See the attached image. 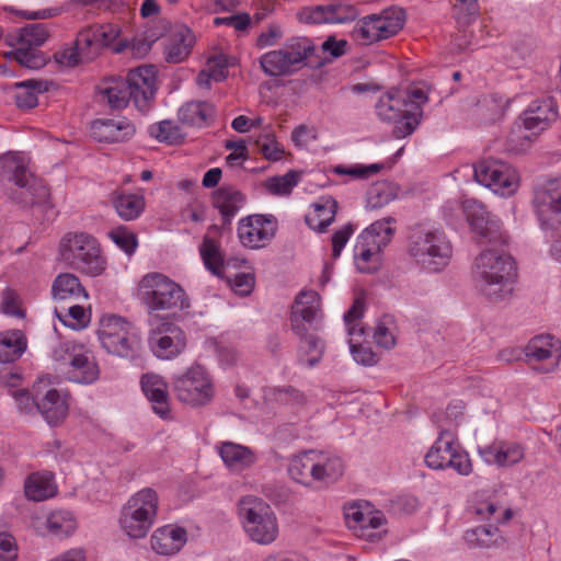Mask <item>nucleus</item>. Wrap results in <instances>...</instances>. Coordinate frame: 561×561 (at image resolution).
<instances>
[{"instance_id": "5fc2aeb1", "label": "nucleus", "mask_w": 561, "mask_h": 561, "mask_svg": "<svg viewBox=\"0 0 561 561\" xmlns=\"http://www.w3.org/2000/svg\"><path fill=\"white\" fill-rule=\"evenodd\" d=\"M14 99L19 108H33L35 106V79L14 83Z\"/></svg>"}, {"instance_id": "864d4df0", "label": "nucleus", "mask_w": 561, "mask_h": 561, "mask_svg": "<svg viewBox=\"0 0 561 561\" xmlns=\"http://www.w3.org/2000/svg\"><path fill=\"white\" fill-rule=\"evenodd\" d=\"M300 172L290 170L284 175L273 176L266 181V188L274 195H286L299 182Z\"/></svg>"}, {"instance_id": "20e7f679", "label": "nucleus", "mask_w": 561, "mask_h": 561, "mask_svg": "<svg viewBox=\"0 0 561 561\" xmlns=\"http://www.w3.org/2000/svg\"><path fill=\"white\" fill-rule=\"evenodd\" d=\"M407 252L422 268L436 273L449 264L453 247L444 231L416 224L409 229Z\"/></svg>"}, {"instance_id": "9d476101", "label": "nucleus", "mask_w": 561, "mask_h": 561, "mask_svg": "<svg viewBox=\"0 0 561 561\" xmlns=\"http://www.w3.org/2000/svg\"><path fill=\"white\" fill-rule=\"evenodd\" d=\"M158 494L151 488L135 493L122 507L121 529L131 539L147 536L158 512Z\"/></svg>"}, {"instance_id": "dca6fc26", "label": "nucleus", "mask_w": 561, "mask_h": 561, "mask_svg": "<svg viewBox=\"0 0 561 561\" xmlns=\"http://www.w3.org/2000/svg\"><path fill=\"white\" fill-rule=\"evenodd\" d=\"M173 390L181 402L192 407L209 403L214 397V388L202 366H193L186 373L175 376Z\"/></svg>"}, {"instance_id": "69168bd1", "label": "nucleus", "mask_w": 561, "mask_h": 561, "mask_svg": "<svg viewBox=\"0 0 561 561\" xmlns=\"http://www.w3.org/2000/svg\"><path fill=\"white\" fill-rule=\"evenodd\" d=\"M499 511L500 506L492 502L482 503L476 507L477 515L485 519H493L499 524L508 522L513 516V511L511 508H504L501 514H499Z\"/></svg>"}, {"instance_id": "79ce46f5", "label": "nucleus", "mask_w": 561, "mask_h": 561, "mask_svg": "<svg viewBox=\"0 0 561 561\" xmlns=\"http://www.w3.org/2000/svg\"><path fill=\"white\" fill-rule=\"evenodd\" d=\"M556 340L552 335H537L526 345L524 353L529 362H542L552 357Z\"/></svg>"}, {"instance_id": "9b49d317", "label": "nucleus", "mask_w": 561, "mask_h": 561, "mask_svg": "<svg viewBox=\"0 0 561 561\" xmlns=\"http://www.w3.org/2000/svg\"><path fill=\"white\" fill-rule=\"evenodd\" d=\"M239 515L245 534L260 545H270L278 536V523L271 506L262 499L248 495L239 502Z\"/></svg>"}, {"instance_id": "09e8293b", "label": "nucleus", "mask_w": 561, "mask_h": 561, "mask_svg": "<svg viewBox=\"0 0 561 561\" xmlns=\"http://www.w3.org/2000/svg\"><path fill=\"white\" fill-rule=\"evenodd\" d=\"M534 48L535 43L531 38L517 39L505 55L507 65L512 68L522 67L531 57Z\"/></svg>"}, {"instance_id": "7c9ffc66", "label": "nucleus", "mask_w": 561, "mask_h": 561, "mask_svg": "<svg viewBox=\"0 0 561 561\" xmlns=\"http://www.w3.org/2000/svg\"><path fill=\"white\" fill-rule=\"evenodd\" d=\"M195 37L192 31L180 25L169 36V43L164 48L165 59L169 62L178 64L183 61L191 53Z\"/></svg>"}, {"instance_id": "1a4fd4ad", "label": "nucleus", "mask_w": 561, "mask_h": 561, "mask_svg": "<svg viewBox=\"0 0 561 561\" xmlns=\"http://www.w3.org/2000/svg\"><path fill=\"white\" fill-rule=\"evenodd\" d=\"M118 35L119 28L114 24L90 25L77 34L72 47L54 54L55 64L76 67L90 62L103 48L110 47Z\"/></svg>"}, {"instance_id": "de8ad7c7", "label": "nucleus", "mask_w": 561, "mask_h": 561, "mask_svg": "<svg viewBox=\"0 0 561 561\" xmlns=\"http://www.w3.org/2000/svg\"><path fill=\"white\" fill-rule=\"evenodd\" d=\"M392 222H394V219L392 217H387L381 220H377L373 222L360 234L365 240H373L376 243L387 247L394 232V229L391 227Z\"/></svg>"}, {"instance_id": "bb28decb", "label": "nucleus", "mask_w": 561, "mask_h": 561, "mask_svg": "<svg viewBox=\"0 0 561 561\" xmlns=\"http://www.w3.org/2000/svg\"><path fill=\"white\" fill-rule=\"evenodd\" d=\"M68 394L57 389H49L44 394L42 402H37V412L49 426H59L68 415Z\"/></svg>"}, {"instance_id": "a18cd8bd", "label": "nucleus", "mask_w": 561, "mask_h": 561, "mask_svg": "<svg viewBox=\"0 0 561 561\" xmlns=\"http://www.w3.org/2000/svg\"><path fill=\"white\" fill-rule=\"evenodd\" d=\"M59 211L50 199V190L37 179V221L41 225H50L58 217Z\"/></svg>"}, {"instance_id": "2f4dec72", "label": "nucleus", "mask_w": 561, "mask_h": 561, "mask_svg": "<svg viewBox=\"0 0 561 561\" xmlns=\"http://www.w3.org/2000/svg\"><path fill=\"white\" fill-rule=\"evenodd\" d=\"M312 211L305 216V221L309 228L318 232H323L334 220L337 203L332 197H321L311 205Z\"/></svg>"}, {"instance_id": "b1692460", "label": "nucleus", "mask_w": 561, "mask_h": 561, "mask_svg": "<svg viewBox=\"0 0 561 561\" xmlns=\"http://www.w3.org/2000/svg\"><path fill=\"white\" fill-rule=\"evenodd\" d=\"M141 389L151 402L152 409L163 420L171 419V409L167 382L156 374H145L140 380Z\"/></svg>"}, {"instance_id": "c9c22d12", "label": "nucleus", "mask_w": 561, "mask_h": 561, "mask_svg": "<svg viewBox=\"0 0 561 561\" xmlns=\"http://www.w3.org/2000/svg\"><path fill=\"white\" fill-rule=\"evenodd\" d=\"M215 114L214 105L206 101L186 102L179 110V119L187 125L205 126Z\"/></svg>"}, {"instance_id": "f257e3e1", "label": "nucleus", "mask_w": 561, "mask_h": 561, "mask_svg": "<svg viewBox=\"0 0 561 561\" xmlns=\"http://www.w3.org/2000/svg\"><path fill=\"white\" fill-rule=\"evenodd\" d=\"M428 96L420 88L407 92L390 91L381 95L375 105L380 121L393 124V136L398 139L411 135L423 117L422 106Z\"/></svg>"}, {"instance_id": "6e6d98bb", "label": "nucleus", "mask_w": 561, "mask_h": 561, "mask_svg": "<svg viewBox=\"0 0 561 561\" xmlns=\"http://www.w3.org/2000/svg\"><path fill=\"white\" fill-rule=\"evenodd\" d=\"M149 133L159 141L168 144H178L183 138L180 127L171 121H162L158 124L151 125Z\"/></svg>"}, {"instance_id": "72a5a7b5", "label": "nucleus", "mask_w": 561, "mask_h": 561, "mask_svg": "<svg viewBox=\"0 0 561 561\" xmlns=\"http://www.w3.org/2000/svg\"><path fill=\"white\" fill-rule=\"evenodd\" d=\"M385 247L374 242L373 240H365L359 234L354 248V257L357 270L362 273H373L377 271L380 260V252Z\"/></svg>"}, {"instance_id": "49530a36", "label": "nucleus", "mask_w": 561, "mask_h": 561, "mask_svg": "<svg viewBox=\"0 0 561 561\" xmlns=\"http://www.w3.org/2000/svg\"><path fill=\"white\" fill-rule=\"evenodd\" d=\"M397 196V187L390 182H377L367 192V206L377 209L386 206Z\"/></svg>"}, {"instance_id": "ea45409f", "label": "nucleus", "mask_w": 561, "mask_h": 561, "mask_svg": "<svg viewBox=\"0 0 561 561\" xmlns=\"http://www.w3.org/2000/svg\"><path fill=\"white\" fill-rule=\"evenodd\" d=\"M54 299L64 300L69 297H88L85 289L82 287L79 278L71 273H62L58 275L51 286Z\"/></svg>"}, {"instance_id": "c756f323", "label": "nucleus", "mask_w": 561, "mask_h": 561, "mask_svg": "<svg viewBox=\"0 0 561 561\" xmlns=\"http://www.w3.org/2000/svg\"><path fill=\"white\" fill-rule=\"evenodd\" d=\"M67 378L76 383L91 385L100 377L98 363L87 347L80 352L66 369Z\"/></svg>"}, {"instance_id": "423d86ee", "label": "nucleus", "mask_w": 561, "mask_h": 561, "mask_svg": "<svg viewBox=\"0 0 561 561\" xmlns=\"http://www.w3.org/2000/svg\"><path fill=\"white\" fill-rule=\"evenodd\" d=\"M60 260L70 268L90 277L101 275L106 268L101 244L84 231H69L59 241Z\"/></svg>"}, {"instance_id": "4be33fe9", "label": "nucleus", "mask_w": 561, "mask_h": 561, "mask_svg": "<svg viewBox=\"0 0 561 561\" xmlns=\"http://www.w3.org/2000/svg\"><path fill=\"white\" fill-rule=\"evenodd\" d=\"M7 43L11 48L5 53L9 59L15 60L19 65L35 68V25L28 24L7 36Z\"/></svg>"}, {"instance_id": "c03bdc74", "label": "nucleus", "mask_w": 561, "mask_h": 561, "mask_svg": "<svg viewBox=\"0 0 561 561\" xmlns=\"http://www.w3.org/2000/svg\"><path fill=\"white\" fill-rule=\"evenodd\" d=\"M264 397L266 400L282 405H302L306 402L305 394L293 386L271 387L265 389Z\"/></svg>"}, {"instance_id": "0e129e2a", "label": "nucleus", "mask_w": 561, "mask_h": 561, "mask_svg": "<svg viewBox=\"0 0 561 561\" xmlns=\"http://www.w3.org/2000/svg\"><path fill=\"white\" fill-rule=\"evenodd\" d=\"M58 486L51 471L37 472V502L56 496Z\"/></svg>"}, {"instance_id": "e2e57ef3", "label": "nucleus", "mask_w": 561, "mask_h": 561, "mask_svg": "<svg viewBox=\"0 0 561 561\" xmlns=\"http://www.w3.org/2000/svg\"><path fill=\"white\" fill-rule=\"evenodd\" d=\"M499 168H503V163L497 160L478 162L473 168L476 181L483 186H489L494 181L491 179L499 175Z\"/></svg>"}, {"instance_id": "412c9836", "label": "nucleus", "mask_w": 561, "mask_h": 561, "mask_svg": "<svg viewBox=\"0 0 561 561\" xmlns=\"http://www.w3.org/2000/svg\"><path fill=\"white\" fill-rule=\"evenodd\" d=\"M149 344L153 354L162 359L178 356L186 345L182 329L171 322H162L157 330H152Z\"/></svg>"}, {"instance_id": "5701e85b", "label": "nucleus", "mask_w": 561, "mask_h": 561, "mask_svg": "<svg viewBox=\"0 0 561 561\" xmlns=\"http://www.w3.org/2000/svg\"><path fill=\"white\" fill-rule=\"evenodd\" d=\"M135 133V125L126 117L96 119L91 124V136L99 142L127 141Z\"/></svg>"}, {"instance_id": "c85d7f7f", "label": "nucleus", "mask_w": 561, "mask_h": 561, "mask_svg": "<svg viewBox=\"0 0 561 561\" xmlns=\"http://www.w3.org/2000/svg\"><path fill=\"white\" fill-rule=\"evenodd\" d=\"M186 530L171 525L158 528L151 536V548L158 554L178 553L186 542Z\"/></svg>"}, {"instance_id": "6ab92c4d", "label": "nucleus", "mask_w": 561, "mask_h": 561, "mask_svg": "<svg viewBox=\"0 0 561 561\" xmlns=\"http://www.w3.org/2000/svg\"><path fill=\"white\" fill-rule=\"evenodd\" d=\"M533 204L542 228L557 229L561 226V178L537 187Z\"/></svg>"}, {"instance_id": "a19ab883", "label": "nucleus", "mask_w": 561, "mask_h": 561, "mask_svg": "<svg viewBox=\"0 0 561 561\" xmlns=\"http://www.w3.org/2000/svg\"><path fill=\"white\" fill-rule=\"evenodd\" d=\"M537 140L535 134L523 128L516 121L513 123L505 141V150L514 154L526 153Z\"/></svg>"}, {"instance_id": "4468645a", "label": "nucleus", "mask_w": 561, "mask_h": 561, "mask_svg": "<svg viewBox=\"0 0 561 561\" xmlns=\"http://www.w3.org/2000/svg\"><path fill=\"white\" fill-rule=\"evenodd\" d=\"M405 23V13L401 8L392 7L378 14L359 20L352 31L353 37L363 45H369L394 36Z\"/></svg>"}, {"instance_id": "37998d69", "label": "nucleus", "mask_w": 561, "mask_h": 561, "mask_svg": "<svg viewBox=\"0 0 561 561\" xmlns=\"http://www.w3.org/2000/svg\"><path fill=\"white\" fill-rule=\"evenodd\" d=\"M85 345L72 340H58L50 348L49 357L60 367H66L73 362L80 352H84Z\"/></svg>"}, {"instance_id": "2eb2a0df", "label": "nucleus", "mask_w": 561, "mask_h": 561, "mask_svg": "<svg viewBox=\"0 0 561 561\" xmlns=\"http://www.w3.org/2000/svg\"><path fill=\"white\" fill-rule=\"evenodd\" d=\"M426 465L435 470L454 469L461 476L472 471V463L467 451L454 440L450 432L443 430L425 456Z\"/></svg>"}, {"instance_id": "052dcab7", "label": "nucleus", "mask_w": 561, "mask_h": 561, "mask_svg": "<svg viewBox=\"0 0 561 561\" xmlns=\"http://www.w3.org/2000/svg\"><path fill=\"white\" fill-rule=\"evenodd\" d=\"M297 19L306 24L331 23L328 4L305 7L297 12Z\"/></svg>"}, {"instance_id": "393cba45", "label": "nucleus", "mask_w": 561, "mask_h": 561, "mask_svg": "<svg viewBox=\"0 0 561 561\" xmlns=\"http://www.w3.org/2000/svg\"><path fill=\"white\" fill-rule=\"evenodd\" d=\"M213 204L221 215V228H226L245 204V196L231 185H222L213 193Z\"/></svg>"}, {"instance_id": "4d7b16f0", "label": "nucleus", "mask_w": 561, "mask_h": 561, "mask_svg": "<svg viewBox=\"0 0 561 561\" xmlns=\"http://www.w3.org/2000/svg\"><path fill=\"white\" fill-rule=\"evenodd\" d=\"M255 145L264 158L271 161L280 160L285 152L284 148L276 140V137L271 133L260 135L255 141Z\"/></svg>"}, {"instance_id": "bf43d9fd", "label": "nucleus", "mask_w": 561, "mask_h": 561, "mask_svg": "<svg viewBox=\"0 0 561 561\" xmlns=\"http://www.w3.org/2000/svg\"><path fill=\"white\" fill-rule=\"evenodd\" d=\"M111 240L127 255L134 254L138 247L137 236L127 227H118L110 232Z\"/></svg>"}, {"instance_id": "ddd939ff", "label": "nucleus", "mask_w": 561, "mask_h": 561, "mask_svg": "<svg viewBox=\"0 0 561 561\" xmlns=\"http://www.w3.org/2000/svg\"><path fill=\"white\" fill-rule=\"evenodd\" d=\"M98 336L107 353L119 357L133 358L140 350L136 328L119 316H103L100 319Z\"/></svg>"}, {"instance_id": "7ed1b4c3", "label": "nucleus", "mask_w": 561, "mask_h": 561, "mask_svg": "<svg viewBox=\"0 0 561 561\" xmlns=\"http://www.w3.org/2000/svg\"><path fill=\"white\" fill-rule=\"evenodd\" d=\"M157 70L152 65L138 67L126 79H114L100 88V94L111 108L121 110L131 100L142 113L147 112L156 94Z\"/></svg>"}, {"instance_id": "58836bf2", "label": "nucleus", "mask_w": 561, "mask_h": 561, "mask_svg": "<svg viewBox=\"0 0 561 561\" xmlns=\"http://www.w3.org/2000/svg\"><path fill=\"white\" fill-rule=\"evenodd\" d=\"M46 529L48 535L64 539L75 534L77 520L69 511L59 510L51 512L46 518Z\"/></svg>"}, {"instance_id": "0eeeda50", "label": "nucleus", "mask_w": 561, "mask_h": 561, "mask_svg": "<svg viewBox=\"0 0 561 561\" xmlns=\"http://www.w3.org/2000/svg\"><path fill=\"white\" fill-rule=\"evenodd\" d=\"M259 62L268 77L291 76L306 65L323 66L313 42L308 37L288 39L282 48L263 54Z\"/></svg>"}, {"instance_id": "4c0bfd02", "label": "nucleus", "mask_w": 561, "mask_h": 561, "mask_svg": "<svg viewBox=\"0 0 561 561\" xmlns=\"http://www.w3.org/2000/svg\"><path fill=\"white\" fill-rule=\"evenodd\" d=\"M26 350V339L20 330L0 333V363H11L20 358Z\"/></svg>"}, {"instance_id": "f704fd0d", "label": "nucleus", "mask_w": 561, "mask_h": 561, "mask_svg": "<svg viewBox=\"0 0 561 561\" xmlns=\"http://www.w3.org/2000/svg\"><path fill=\"white\" fill-rule=\"evenodd\" d=\"M220 228L218 226H210L208 233L204 237L199 247L201 256L205 267L216 276L221 275L224 268V255L221 253L219 242L213 239L209 233L218 232Z\"/></svg>"}, {"instance_id": "13d9d810", "label": "nucleus", "mask_w": 561, "mask_h": 561, "mask_svg": "<svg viewBox=\"0 0 561 561\" xmlns=\"http://www.w3.org/2000/svg\"><path fill=\"white\" fill-rule=\"evenodd\" d=\"M497 528L489 526H478L474 529L466 531V540L473 547L488 548L494 542L497 535Z\"/></svg>"}, {"instance_id": "3c124183", "label": "nucleus", "mask_w": 561, "mask_h": 561, "mask_svg": "<svg viewBox=\"0 0 561 561\" xmlns=\"http://www.w3.org/2000/svg\"><path fill=\"white\" fill-rule=\"evenodd\" d=\"M494 180L488 187L494 192H501L502 195H510L515 192L518 181L514 170L503 163V168H499V175L493 176Z\"/></svg>"}, {"instance_id": "8fccbe9b", "label": "nucleus", "mask_w": 561, "mask_h": 561, "mask_svg": "<svg viewBox=\"0 0 561 561\" xmlns=\"http://www.w3.org/2000/svg\"><path fill=\"white\" fill-rule=\"evenodd\" d=\"M58 319L66 325L73 330H81L90 322V314L85 309L79 305L70 306L67 310H55Z\"/></svg>"}, {"instance_id": "aec40b11", "label": "nucleus", "mask_w": 561, "mask_h": 561, "mask_svg": "<svg viewBox=\"0 0 561 561\" xmlns=\"http://www.w3.org/2000/svg\"><path fill=\"white\" fill-rule=\"evenodd\" d=\"M277 230V219L273 215H250L238 224V237L241 244L249 249L267 245Z\"/></svg>"}, {"instance_id": "774afa93", "label": "nucleus", "mask_w": 561, "mask_h": 561, "mask_svg": "<svg viewBox=\"0 0 561 561\" xmlns=\"http://www.w3.org/2000/svg\"><path fill=\"white\" fill-rule=\"evenodd\" d=\"M524 112H533V116L547 117L548 125L556 121L558 115L553 100L550 98L531 102Z\"/></svg>"}, {"instance_id": "f8f14e48", "label": "nucleus", "mask_w": 561, "mask_h": 561, "mask_svg": "<svg viewBox=\"0 0 561 561\" xmlns=\"http://www.w3.org/2000/svg\"><path fill=\"white\" fill-rule=\"evenodd\" d=\"M32 157L22 151H9L0 156V176L2 181L13 183L11 198L26 207L35 203L34 176L30 169Z\"/></svg>"}, {"instance_id": "e433bc0d", "label": "nucleus", "mask_w": 561, "mask_h": 561, "mask_svg": "<svg viewBox=\"0 0 561 561\" xmlns=\"http://www.w3.org/2000/svg\"><path fill=\"white\" fill-rule=\"evenodd\" d=\"M298 339V363L301 365H306L307 367L310 368L314 367L317 364L320 363L324 354V342L314 333L310 335L299 336Z\"/></svg>"}, {"instance_id": "603ef678", "label": "nucleus", "mask_w": 561, "mask_h": 561, "mask_svg": "<svg viewBox=\"0 0 561 561\" xmlns=\"http://www.w3.org/2000/svg\"><path fill=\"white\" fill-rule=\"evenodd\" d=\"M0 309L2 313L10 317L20 319L25 317L24 302L19 293L12 288H5L2 291Z\"/></svg>"}, {"instance_id": "473e14b6", "label": "nucleus", "mask_w": 561, "mask_h": 561, "mask_svg": "<svg viewBox=\"0 0 561 561\" xmlns=\"http://www.w3.org/2000/svg\"><path fill=\"white\" fill-rule=\"evenodd\" d=\"M110 199L117 215L125 221L137 219L145 210L146 204L142 195L116 190L111 193Z\"/></svg>"}, {"instance_id": "338daca9", "label": "nucleus", "mask_w": 561, "mask_h": 561, "mask_svg": "<svg viewBox=\"0 0 561 561\" xmlns=\"http://www.w3.org/2000/svg\"><path fill=\"white\" fill-rule=\"evenodd\" d=\"M350 348L356 363L364 366H373L377 363V356L369 346L360 344L355 336H351Z\"/></svg>"}, {"instance_id": "a878e982", "label": "nucleus", "mask_w": 561, "mask_h": 561, "mask_svg": "<svg viewBox=\"0 0 561 561\" xmlns=\"http://www.w3.org/2000/svg\"><path fill=\"white\" fill-rule=\"evenodd\" d=\"M479 454L485 462L501 467L513 466L525 456L522 445L507 442H499L480 447Z\"/></svg>"}, {"instance_id": "a211bd4d", "label": "nucleus", "mask_w": 561, "mask_h": 561, "mask_svg": "<svg viewBox=\"0 0 561 561\" xmlns=\"http://www.w3.org/2000/svg\"><path fill=\"white\" fill-rule=\"evenodd\" d=\"M463 211L471 230L479 238V243H489L492 247L506 243V236L501 230L500 220L489 213L481 202L467 199L463 203Z\"/></svg>"}, {"instance_id": "f03ea898", "label": "nucleus", "mask_w": 561, "mask_h": 561, "mask_svg": "<svg viewBox=\"0 0 561 561\" xmlns=\"http://www.w3.org/2000/svg\"><path fill=\"white\" fill-rule=\"evenodd\" d=\"M515 262L510 254L494 249L482 251L474 261L472 278L476 288L489 300L500 301L512 291Z\"/></svg>"}, {"instance_id": "6e6552de", "label": "nucleus", "mask_w": 561, "mask_h": 561, "mask_svg": "<svg viewBox=\"0 0 561 561\" xmlns=\"http://www.w3.org/2000/svg\"><path fill=\"white\" fill-rule=\"evenodd\" d=\"M343 462L336 456L306 450L290 458L287 471L293 480L305 485L330 484L343 474Z\"/></svg>"}, {"instance_id": "f3484780", "label": "nucleus", "mask_w": 561, "mask_h": 561, "mask_svg": "<svg viewBox=\"0 0 561 561\" xmlns=\"http://www.w3.org/2000/svg\"><path fill=\"white\" fill-rule=\"evenodd\" d=\"M289 323L297 337L317 334L321 330L322 311L316 291L302 290L297 295L291 307Z\"/></svg>"}, {"instance_id": "680f3d73", "label": "nucleus", "mask_w": 561, "mask_h": 561, "mask_svg": "<svg viewBox=\"0 0 561 561\" xmlns=\"http://www.w3.org/2000/svg\"><path fill=\"white\" fill-rule=\"evenodd\" d=\"M365 302L362 298H356L352 305V307L345 312L344 314V321L347 327V331L350 336H364L366 335V328L365 327H358V324H353L355 321H357L364 312Z\"/></svg>"}, {"instance_id": "39448f33", "label": "nucleus", "mask_w": 561, "mask_h": 561, "mask_svg": "<svg viewBox=\"0 0 561 561\" xmlns=\"http://www.w3.org/2000/svg\"><path fill=\"white\" fill-rule=\"evenodd\" d=\"M138 297L150 313L164 311L170 316L190 308L184 288L169 276L152 272L139 282Z\"/></svg>"}, {"instance_id": "cd10ccee", "label": "nucleus", "mask_w": 561, "mask_h": 561, "mask_svg": "<svg viewBox=\"0 0 561 561\" xmlns=\"http://www.w3.org/2000/svg\"><path fill=\"white\" fill-rule=\"evenodd\" d=\"M217 450L226 467L232 472H242L256 461L251 448L232 442L220 443Z\"/></svg>"}]
</instances>
